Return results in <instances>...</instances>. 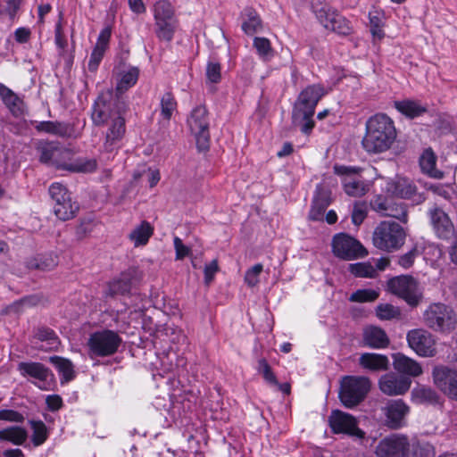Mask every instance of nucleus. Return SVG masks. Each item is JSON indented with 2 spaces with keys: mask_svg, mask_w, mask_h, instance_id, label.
<instances>
[{
  "mask_svg": "<svg viewBox=\"0 0 457 457\" xmlns=\"http://www.w3.org/2000/svg\"><path fill=\"white\" fill-rule=\"evenodd\" d=\"M396 137L395 121L386 113H376L366 121L361 147L369 154H380L392 147Z\"/></svg>",
  "mask_w": 457,
  "mask_h": 457,
  "instance_id": "obj_1",
  "label": "nucleus"
},
{
  "mask_svg": "<svg viewBox=\"0 0 457 457\" xmlns=\"http://www.w3.org/2000/svg\"><path fill=\"white\" fill-rule=\"evenodd\" d=\"M418 286V281L411 275L395 276L386 282L387 291L402 298L411 307L418 306L421 300V295L417 293Z\"/></svg>",
  "mask_w": 457,
  "mask_h": 457,
  "instance_id": "obj_10",
  "label": "nucleus"
},
{
  "mask_svg": "<svg viewBox=\"0 0 457 457\" xmlns=\"http://www.w3.org/2000/svg\"><path fill=\"white\" fill-rule=\"evenodd\" d=\"M49 362L57 370L62 385L72 381L76 378V372L72 361L67 358L54 355L49 357Z\"/></svg>",
  "mask_w": 457,
  "mask_h": 457,
  "instance_id": "obj_32",
  "label": "nucleus"
},
{
  "mask_svg": "<svg viewBox=\"0 0 457 457\" xmlns=\"http://www.w3.org/2000/svg\"><path fill=\"white\" fill-rule=\"evenodd\" d=\"M206 80L212 84H218L221 81V65L219 62L209 61L205 70Z\"/></svg>",
  "mask_w": 457,
  "mask_h": 457,
  "instance_id": "obj_53",
  "label": "nucleus"
},
{
  "mask_svg": "<svg viewBox=\"0 0 457 457\" xmlns=\"http://www.w3.org/2000/svg\"><path fill=\"white\" fill-rule=\"evenodd\" d=\"M329 193L321 191L313 196L308 219L312 221H321L327 208L330 205Z\"/></svg>",
  "mask_w": 457,
  "mask_h": 457,
  "instance_id": "obj_31",
  "label": "nucleus"
},
{
  "mask_svg": "<svg viewBox=\"0 0 457 457\" xmlns=\"http://www.w3.org/2000/svg\"><path fill=\"white\" fill-rule=\"evenodd\" d=\"M378 296V292L374 289H358L350 295L349 301L353 303H371L376 301Z\"/></svg>",
  "mask_w": 457,
  "mask_h": 457,
  "instance_id": "obj_51",
  "label": "nucleus"
},
{
  "mask_svg": "<svg viewBox=\"0 0 457 457\" xmlns=\"http://www.w3.org/2000/svg\"><path fill=\"white\" fill-rule=\"evenodd\" d=\"M34 339L44 343L37 349L45 352L57 351L61 345V340L56 332L47 326H38L34 329Z\"/></svg>",
  "mask_w": 457,
  "mask_h": 457,
  "instance_id": "obj_27",
  "label": "nucleus"
},
{
  "mask_svg": "<svg viewBox=\"0 0 457 457\" xmlns=\"http://www.w3.org/2000/svg\"><path fill=\"white\" fill-rule=\"evenodd\" d=\"M406 339L408 345L420 356L432 357L436 353L434 337L425 329L410 330Z\"/></svg>",
  "mask_w": 457,
  "mask_h": 457,
  "instance_id": "obj_15",
  "label": "nucleus"
},
{
  "mask_svg": "<svg viewBox=\"0 0 457 457\" xmlns=\"http://www.w3.org/2000/svg\"><path fill=\"white\" fill-rule=\"evenodd\" d=\"M325 94L322 85L312 84L304 87L296 97L292 107L291 119L292 123L300 128L302 134L310 136L312 133L315 128V110Z\"/></svg>",
  "mask_w": 457,
  "mask_h": 457,
  "instance_id": "obj_2",
  "label": "nucleus"
},
{
  "mask_svg": "<svg viewBox=\"0 0 457 457\" xmlns=\"http://www.w3.org/2000/svg\"><path fill=\"white\" fill-rule=\"evenodd\" d=\"M187 125L196 141V147L200 152L208 151L210 148V122L209 112L204 105L195 107L187 118Z\"/></svg>",
  "mask_w": 457,
  "mask_h": 457,
  "instance_id": "obj_9",
  "label": "nucleus"
},
{
  "mask_svg": "<svg viewBox=\"0 0 457 457\" xmlns=\"http://www.w3.org/2000/svg\"><path fill=\"white\" fill-rule=\"evenodd\" d=\"M112 37V27L110 25L104 26L100 31L96 46L107 50Z\"/></svg>",
  "mask_w": 457,
  "mask_h": 457,
  "instance_id": "obj_62",
  "label": "nucleus"
},
{
  "mask_svg": "<svg viewBox=\"0 0 457 457\" xmlns=\"http://www.w3.org/2000/svg\"><path fill=\"white\" fill-rule=\"evenodd\" d=\"M161 116L165 120H170L173 112L177 111L178 102L171 90L166 91L161 97Z\"/></svg>",
  "mask_w": 457,
  "mask_h": 457,
  "instance_id": "obj_46",
  "label": "nucleus"
},
{
  "mask_svg": "<svg viewBox=\"0 0 457 457\" xmlns=\"http://www.w3.org/2000/svg\"><path fill=\"white\" fill-rule=\"evenodd\" d=\"M411 379L409 377L388 372L381 376L378 387L386 395H403L409 391Z\"/></svg>",
  "mask_w": 457,
  "mask_h": 457,
  "instance_id": "obj_18",
  "label": "nucleus"
},
{
  "mask_svg": "<svg viewBox=\"0 0 457 457\" xmlns=\"http://www.w3.org/2000/svg\"><path fill=\"white\" fill-rule=\"evenodd\" d=\"M173 243L176 253V260H183L191 253V249L184 245L179 237H174Z\"/></svg>",
  "mask_w": 457,
  "mask_h": 457,
  "instance_id": "obj_64",
  "label": "nucleus"
},
{
  "mask_svg": "<svg viewBox=\"0 0 457 457\" xmlns=\"http://www.w3.org/2000/svg\"><path fill=\"white\" fill-rule=\"evenodd\" d=\"M369 22H370V30L371 35L374 37L381 39L385 37L384 32V12L381 10H372L369 12Z\"/></svg>",
  "mask_w": 457,
  "mask_h": 457,
  "instance_id": "obj_44",
  "label": "nucleus"
},
{
  "mask_svg": "<svg viewBox=\"0 0 457 457\" xmlns=\"http://www.w3.org/2000/svg\"><path fill=\"white\" fill-rule=\"evenodd\" d=\"M431 375L435 386L448 399L457 402V369L436 365Z\"/></svg>",
  "mask_w": 457,
  "mask_h": 457,
  "instance_id": "obj_12",
  "label": "nucleus"
},
{
  "mask_svg": "<svg viewBox=\"0 0 457 457\" xmlns=\"http://www.w3.org/2000/svg\"><path fill=\"white\" fill-rule=\"evenodd\" d=\"M179 26V20L154 21V32L160 41L170 43Z\"/></svg>",
  "mask_w": 457,
  "mask_h": 457,
  "instance_id": "obj_39",
  "label": "nucleus"
},
{
  "mask_svg": "<svg viewBox=\"0 0 457 457\" xmlns=\"http://www.w3.org/2000/svg\"><path fill=\"white\" fill-rule=\"evenodd\" d=\"M105 51L106 50H104L103 48L97 47L96 46H94V48L91 52L90 57H89L88 63H87L89 71L95 72L97 71V69L104 56Z\"/></svg>",
  "mask_w": 457,
  "mask_h": 457,
  "instance_id": "obj_58",
  "label": "nucleus"
},
{
  "mask_svg": "<svg viewBox=\"0 0 457 457\" xmlns=\"http://www.w3.org/2000/svg\"><path fill=\"white\" fill-rule=\"evenodd\" d=\"M253 46L261 57H267L272 54L271 43L267 37H255Z\"/></svg>",
  "mask_w": 457,
  "mask_h": 457,
  "instance_id": "obj_55",
  "label": "nucleus"
},
{
  "mask_svg": "<svg viewBox=\"0 0 457 457\" xmlns=\"http://www.w3.org/2000/svg\"><path fill=\"white\" fill-rule=\"evenodd\" d=\"M362 340L364 345L372 349H385L390 340L386 331L378 326H368L363 329Z\"/></svg>",
  "mask_w": 457,
  "mask_h": 457,
  "instance_id": "obj_26",
  "label": "nucleus"
},
{
  "mask_svg": "<svg viewBox=\"0 0 457 457\" xmlns=\"http://www.w3.org/2000/svg\"><path fill=\"white\" fill-rule=\"evenodd\" d=\"M104 125L107 126L104 148L106 152H112L120 147V143L126 134V120L120 112L114 115Z\"/></svg>",
  "mask_w": 457,
  "mask_h": 457,
  "instance_id": "obj_16",
  "label": "nucleus"
},
{
  "mask_svg": "<svg viewBox=\"0 0 457 457\" xmlns=\"http://www.w3.org/2000/svg\"><path fill=\"white\" fill-rule=\"evenodd\" d=\"M154 21L178 20L175 15V9L169 0H158L153 6Z\"/></svg>",
  "mask_w": 457,
  "mask_h": 457,
  "instance_id": "obj_43",
  "label": "nucleus"
},
{
  "mask_svg": "<svg viewBox=\"0 0 457 457\" xmlns=\"http://www.w3.org/2000/svg\"><path fill=\"white\" fill-rule=\"evenodd\" d=\"M25 418L22 413L12 409L0 410V420L22 423Z\"/></svg>",
  "mask_w": 457,
  "mask_h": 457,
  "instance_id": "obj_61",
  "label": "nucleus"
},
{
  "mask_svg": "<svg viewBox=\"0 0 457 457\" xmlns=\"http://www.w3.org/2000/svg\"><path fill=\"white\" fill-rule=\"evenodd\" d=\"M431 221L437 237L443 240H449L453 237V224L443 210L436 208L431 212Z\"/></svg>",
  "mask_w": 457,
  "mask_h": 457,
  "instance_id": "obj_24",
  "label": "nucleus"
},
{
  "mask_svg": "<svg viewBox=\"0 0 457 457\" xmlns=\"http://www.w3.org/2000/svg\"><path fill=\"white\" fill-rule=\"evenodd\" d=\"M406 233L404 228L395 221L383 220L375 228L372 242L376 248L393 252L404 244Z\"/></svg>",
  "mask_w": 457,
  "mask_h": 457,
  "instance_id": "obj_4",
  "label": "nucleus"
},
{
  "mask_svg": "<svg viewBox=\"0 0 457 457\" xmlns=\"http://www.w3.org/2000/svg\"><path fill=\"white\" fill-rule=\"evenodd\" d=\"M311 9L318 22L324 28L328 27L337 8L326 1L318 0L312 3Z\"/></svg>",
  "mask_w": 457,
  "mask_h": 457,
  "instance_id": "obj_41",
  "label": "nucleus"
},
{
  "mask_svg": "<svg viewBox=\"0 0 457 457\" xmlns=\"http://www.w3.org/2000/svg\"><path fill=\"white\" fill-rule=\"evenodd\" d=\"M122 343L118 332L104 328L90 334L87 340L88 353L91 357H109L115 354Z\"/></svg>",
  "mask_w": 457,
  "mask_h": 457,
  "instance_id": "obj_7",
  "label": "nucleus"
},
{
  "mask_svg": "<svg viewBox=\"0 0 457 457\" xmlns=\"http://www.w3.org/2000/svg\"><path fill=\"white\" fill-rule=\"evenodd\" d=\"M139 73V69L135 66L130 67L128 71L121 72L120 78L116 85V93L121 95L134 87L138 80Z\"/></svg>",
  "mask_w": 457,
  "mask_h": 457,
  "instance_id": "obj_42",
  "label": "nucleus"
},
{
  "mask_svg": "<svg viewBox=\"0 0 457 457\" xmlns=\"http://www.w3.org/2000/svg\"><path fill=\"white\" fill-rule=\"evenodd\" d=\"M17 370L23 378H32L39 382H46L49 378H54L52 370L42 362L21 361L17 365Z\"/></svg>",
  "mask_w": 457,
  "mask_h": 457,
  "instance_id": "obj_23",
  "label": "nucleus"
},
{
  "mask_svg": "<svg viewBox=\"0 0 457 457\" xmlns=\"http://www.w3.org/2000/svg\"><path fill=\"white\" fill-rule=\"evenodd\" d=\"M154 234V227L147 220H143L129 235V239L135 247L145 245Z\"/></svg>",
  "mask_w": 457,
  "mask_h": 457,
  "instance_id": "obj_40",
  "label": "nucleus"
},
{
  "mask_svg": "<svg viewBox=\"0 0 457 457\" xmlns=\"http://www.w3.org/2000/svg\"><path fill=\"white\" fill-rule=\"evenodd\" d=\"M263 270L262 263H256L252 268L248 269L245 274V282L250 287H253L259 283V276Z\"/></svg>",
  "mask_w": 457,
  "mask_h": 457,
  "instance_id": "obj_56",
  "label": "nucleus"
},
{
  "mask_svg": "<svg viewBox=\"0 0 457 457\" xmlns=\"http://www.w3.org/2000/svg\"><path fill=\"white\" fill-rule=\"evenodd\" d=\"M328 425L331 431L336 434H345L362 439L365 432L358 427L356 418L340 410H333L328 417Z\"/></svg>",
  "mask_w": 457,
  "mask_h": 457,
  "instance_id": "obj_13",
  "label": "nucleus"
},
{
  "mask_svg": "<svg viewBox=\"0 0 457 457\" xmlns=\"http://www.w3.org/2000/svg\"><path fill=\"white\" fill-rule=\"evenodd\" d=\"M331 250L337 258L344 261L361 259L369 253L361 241L345 232L337 233L333 236Z\"/></svg>",
  "mask_w": 457,
  "mask_h": 457,
  "instance_id": "obj_8",
  "label": "nucleus"
},
{
  "mask_svg": "<svg viewBox=\"0 0 457 457\" xmlns=\"http://www.w3.org/2000/svg\"><path fill=\"white\" fill-rule=\"evenodd\" d=\"M337 16V21L336 22V27L333 32L344 37L351 35L353 33V26L351 21L343 14Z\"/></svg>",
  "mask_w": 457,
  "mask_h": 457,
  "instance_id": "obj_57",
  "label": "nucleus"
},
{
  "mask_svg": "<svg viewBox=\"0 0 457 457\" xmlns=\"http://www.w3.org/2000/svg\"><path fill=\"white\" fill-rule=\"evenodd\" d=\"M0 98L12 115L18 116L22 113V99L3 83H0Z\"/></svg>",
  "mask_w": 457,
  "mask_h": 457,
  "instance_id": "obj_35",
  "label": "nucleus"
},
{
  "mask_svg": "<svg viewBox=\"0 0 457 457\" xmlns=\"http://www.w3.org/2000/svg\"><path fill=\"white\" fill-rule=\"evenodd\" d=\"M62 170L71 173H94L98 168V162L95 158L79 157L72 161H65L64 164H60Z\"/></svg>",
  "mask_w": 457,
  "mask_h": 457,
  "instance_id": "obj_29",
  "label": "nucleus"
},
{
  "mask_svg": "<svg viewBox=\"0 0 457 457\" xmlns=\"http://www.w3.org/2000/svg\"><path fill=\"white\" fill-rule=\"evenodd\" d=\"M413 457H435L436 449L429 443L418 444L413 447Z\"/></svg>",
  "mask_w": 457,
  "mask_h": 457,
  "instance_id": "obj_59",
  "label": "nucleus"
},
{
  "mask_svg": "<svg viewBox=\"0 0 457 457\" xmlns=\"http://www.w3.org/2000/svg\"><path fill=\"white\" fill-rule=\"evenodd\" d=\"M394 369L399 375H407L406 377H418L422 374L421 365L415 360L406 356L402 353H396L392 355Z\"/></svg>",
  "mask_w": 457,
  "mask_h": 457,
  "instance_id": "obj_25",
  "label": "nucleus"
},
{
  "mask_svg": "<svg viewBox=\"0 0 457 457\" xmlns=\"http://www.w3.org/2000/svg\"><path fill=\"white\" fill-rule=\"evenodd\" d=\"M37 151L39 153V162L43 164L53 166L58 170H62L60 164H64L65 161L55 159V155L60 153H67V148L62 147L57 141H40L37 144Z\"/></svg>",
  "mask_w": 457,
  "mask_h": 457,
  "instance_id": "obj_21",
  "label": "nucleus"
},
{
  "mask_svg": "<svg viewBox=\"0 0 457 457\" xmlns=\"http://www.w3.org/2000/svg\"><path fill=\"white\" fill-rule=\"evenodd\" d=\"M54 43L56 46L62 51H64L68 45L60 21L55 24L54 27Z\"/></svg>",
  "mask_w": 457,
  "mask_h": 457,
  "instance_id": "obj_63",
  "label": "nucleus"
},
{
  "mask_svg": "<svg viewBox=\"0 0 457 457\" xmlns=\"http://www.w3.org/2000/svg\"><path fill=\"white\" fill-rule=\"evenodd\" d=\"M368 214L367 204L363 201L355 202L352 212V222L359 226L366 219Z\"/></svg>",
  "mask_w": 457,
  "mask_h": 457,
  "instance_id": "obj_54",
  "label": "nucleus"
},
{
  "mask_svg": "<svg viewBox=\"0 0 457 457\" xmlns=\"http://www.w3.org/2000/svg\"><path fill=\"white\" fill-rule=\"evenodd\" d=\"M257 370L262 374L263 379L270 385H278V378L274 374L270 365L265 358L258 361Z\"/></svg>",
  "mask_w": 457,
  "mask_h": 457,
  "instance_id": "obj_52",
  "label": "nucleus"
},
{
  "mask_svg": "<svg viewBox=\"0 0 457 457\" xmlns=\"http://www.w3.org/2000/svg\"><path fill=\"white\" fill-rule=\"evenodd\" d=\"M424 323L430 329L450 333L455 329L457 314L453 309L442 303H431L423 313Z\"/></svg>",
  "mask_w": 457,
  "mask_h": 457,
  "instance_id": "obj_5",
  "label": "nucleus"
},
{
  "mask_svg": "<svg viewBox=\"0 0 457 457\" xmlns=\"http://www.w3.org/2000/svg\"><path fill=\"white\" fill-rule=\"evenodd\" d=\"M48 191L53 201L54 213L60 220H70L77 215L79 204L73 200L71 193L64 185L54 182Z\"/></svg>",
  "mask_w": 457,
  "mask_h": 457,
  "instance_id": "obj_6",
  "label": "nucleus"
},
{
  "mask_svg": "<svg viewBox=\"0 0 457 457\" xmlns=\"http://www.w3.org/2000/svg\"><path fill=\"white\" fill-rule=\"evenodd\" d=\"M377 317L381 320L400 319L401 311L391 303H380L376 308Z\"/></svg>",
  "mask_w": 457,
  "mask_h": 457,
  "instance_id": "obj_48",
  "label": "nucleus"
},
{
  "mask_svg": "<svg viewBox=\"0 0 457 457\" xmlns=\"http://www.w3.org/2000/svg\"><path fill=\"white\" fill-rule=\"evenodd\" d=\"M371 388V382L364 376L347 375L340 382L338 398L344 407L353 409L367 397Z\"/></svg>",
  "mask_w": 457,
  "mask_h": 457,
  "instance_id": "obj_3",
  "label": "nucleus"
},
{
  "mask_svg": "<svg viewBox=\"0 0 457 457\" xmlns=\"http://www.w3.org/2000/svg\"><path fill=\"white\" fill-rule=\"evenodd\" d=\"M333 170L336 175L342 177V185L346 195L361 197L368 192L369 187L365 181L356 177L362 170L361 168L336 164Z\"/></svg>",
  "mask_w": 457,
  "mask_h": 457,
  "instance_id": "obj_11",
  "label": "nucleus"
},
{
  "mask_svg": "<svg viewBox=\"0 0 457 457\" xmlns=\"http://www.w3.org/2000/svg\"><path fill=\"white\" fill-rule=\"evenodd\" d=\"M437 156L431 147L426 148L420 156L419 164L422 173L433 179H442L444 172L436 169Z\"/></svg>",
  "mask_w": 457,
  "mask_h": 457,
  "instance_id": "obj_30",
  "label": "nucleus"
},
{
  "mask_svg": "<svg viewBox=\"0 0 457 457\" xmlns=\"http://www.w3.org/2000/svg\"><path fill=\"white\" fill-rule=\"evenodd\" d=\"M120 112L113 108L111 96L100 94L91 106V120L96 127H102Z\"/></svg>",
  "mask_w": 457,
  "mask_h": 457,
  "instance_id": "obj_19",
  "label": "nucleus"
},
{
  "mask_svg": "<svg viewBox=\"0 0 457 457\" xmlns=\"http://www.w3.org/2000/svg\"><path fill=\"white\" fill-rule=\"evenodd\" d=\"M28 439V431L21 426H10L0 430V441L14 445H23Z\"/></svg>",
  "mask_w": 457,
  "mask_h": 457,
  "instance_id": "obj_38",
  "label": "nucleus"
},
{
  "mask_svg": "<svg viewBox=\"0 0 457 457\" xmlns=\"http://www.w3.org/2000/svg\"><path fill=\"white\" fill-rule=\"evenodd\" d=\"M410 442L406 436L390 435L381 439L377 447L378 457H408Z\"/></svg>",
  "mask_w": 457,
  "mask_h": 457,
  "instance_id": "obj_14",
  "label": "nucleus"
},
{
  "mask_svg": "<svg viewBox=\"0 0 457 457\" xmlns=\"http://www.w3.org/2000/svg\"><path fill=\"white\" fill-rule=\"evenodd\" d=\"M395 194L403 199H411L415 195L417 187L410 180L402 179L395 183Z\"/></svg>",
  "mask_w": 457,
  "mask_h": 457,
  "instance_id": "obj_50",
  "label": "nucleus"
},
{
  "mask_svg": "<svg viewBox=\"0 0 457 457\" xmlns=\"http://www.w3.org/2000/svg\"><path fill=\"white\" fill-rule=\"evenodd\" d=\"M385 216L392 217L403 223L408 221V210L407 205L404 203L390 202L389 207H387V212L384 213Z\"/></svg>",
  "mask_w": 457,
  "mask_h": 457,
  "instance_id": "obj_49",
  "label": "nucleus"
},
{
  "mask_svg": "<svg viewBox=\"0 0 457 457\" xmlns=\"http://www.w3.org/2000/svg\"><path fill=\"white\" fill-rule=\"evenodd\" d=\"M58 265V256L53 253L37 254L26 261V267L29 270L49 271Z\"/></svg>",
  "mask_w": 457,
  "mask_h": 457,
  "instance_id": "obj_34",
  "label": "nucleus"
},
{
  "mask_svg": "<svg viewBox=\"0 0 457 457\" xmlns=\"http://www.w3.org/2000/svg\"><path fill=\"white\" fill-rule=\"evenodd\" d=\"M240 15L243 19L241 29L245 35L253 36L262 29V20L253 7H245Z\"/></svg>",
  "mask_w": 457,
  "mask_h": 457,
  "instance_id": "obj_28",
  "label": "nucleus"
},
{
  "mask_svg": "<svg viewBox=\"0 0 457 457\" xmlns=\"http://www.w3.org/2000/svg\"><path fill=\"white\" fill-rule=\"evenodd\" d=\"M137 277L138 269L134 266L129 267L121 271L118 277L108 282L106 295L115 297L129 294L132 285L137 279Z\"/></svg>",
  "mask_w": 457,
  "mask_h": 457,
  "instance_id": "obj_17",
  "label": "nucleus"
},
{
  "mask_svg": "<svg viewBox=\"0 0 457 457\" xmlns=\"http://www.w3.org/2000/svg\"><path fill=\"white\" fill-rule=\"evenodd\" d=\"M29 424L32 429L31 443L37 447L45 444L49 436L46 425L40 420H29Z\"/></svg>",
  "mask_w": 457,
  "mask_h": 457,
  "instance_id": "obj_45",
  "label": "nucleus"
},
{
  "mask_svg": "<svg viewBox=\"0 0 457 457\" xmlns=\"http://www.w3.org/2000/svg\"><path fill=\"white\" fill-rule=\"evenodd\" d=\"M34 129L38 133H46L62 138L71 137L73 127L71 123L60 120L32 121Z\"/></svg>",
  "mask_w": 457,
  "mask_h": 457,
  "instance_id": "obj_22",
  "label": "nucleus"
},
{
  "mask_svg": "<svg viewBox=\"0 0 457 457\" xmlns=\"http://www.w3.org/2000/svg\"><path fill=\"white\" fill-rule=\"evenodd\" d=\"M348 270L356 278H374L376 275V270L370 262L351 263Z\"/></svg>",
  "mask_w": 457,
  "mask_h": 457,
  "instance_id": "obj_47",
  "label": "nucleus"
},
{
  "mask_svg": "<svg viewBox=\"0 0 457 457\" xmlns=\"http://www.w3.org/2000/svg\"><path fill=\"white\" fill-rule=\"evenodd\" d=\"M410 407L402 399L391 400L384 408L386 425L391 429H399L405 426V417Z\"/></svg>",
  "mask_w": 457,
  "mask_h": 457,
  "instance_id": "obj_20",
  "label": "nucleus"
},
{
  "mask_svg": "<svg viewBox=\"0 0 457 457\" xmlns=\"http://www.w3.org/2000/svg\"><path fill=\"white\" fill-rule=\"evenodd\" d=\"M418 254L417 247H412L409 252L400 255L397 262L402 268L407 270L413 265Z\"/></svg>",
  "mask_w": 457,
  "mask_h": 457,
  "instance_id": "obj_60",
  "label": "nucleus"
},
{
  "mask_svg": "<svg viewBox=\"0 0 457 457\" xmlns=\"http://www.w3.org/2000/svg\"><path fill=\"white\" fill-rule=\"evenodd\" d=\"M411 402L415 404H436L439 395L430 386L418 385L411 392Z\"/></svg>",
  "mask_w": 457,
  "mask_h": 457,
  "instance_id": "obj_37",
  "label": "nucleus"
},
{
  "mask_svg": "<svg viewBox=\"0 0 457 457\" xmlns=\"http://www.w3.org/2000/svg\"><path fill=\"white\" fill-rule=\"evenodd\" d=\"M360 365L371 371H381L388 369L389 361L384 354L365 353L359 359Z\"/></svg>",
  "mask_w": 457,
  "mask_h": 457,
  "instance_id": "obj_36",
  "label": "nucleus"
},
{
  "mask_svg": "<svg viewBox=\"0 0 457 457\" xmlns=\"http://www.w3.org/2000/svg\"><path fill=\"white\" fill-rule=\"evenodd\" d=\"M394 106L402 115L411 120L420 117L428 112L426 106L411 99L395 101Z\"/></svg>",
  "mask_w": 457,
  "mask_h": 457,
  "instance_id": "obj_33",
  "label": "nucleus"
}]
</instances>
